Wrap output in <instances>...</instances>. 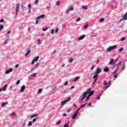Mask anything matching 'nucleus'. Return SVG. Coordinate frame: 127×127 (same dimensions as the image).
Returning a JSON list of instances; mask_svg holds the SVG:
<instances>
[{
	"label": "nucleus",
	"mask_w": 127,
	"mask_h": 127,
	"mask_svg": "<svg viewBox=\"0 0 127 127\" xmlns=\"http://www.w3.org/2000/svg\"><path fill=\"white\" fill-rule=\"evenodd\" d=\"M102 70H101V68H97L95 71V75L93 76V79H94L93 82L92 83V85H94L96 83V82H97V80H98V76L99 75V74L101 73Z\"/></svg>",
	"instance_id": "nucleus-1"
},
{
	"label": "nucleus",
	"mask_w": 127,
	"mask_h": 127,
	"mask_svg": "<svg viewBox=\"0 0 127 127\" xmlns=\"http://www.w3.org/2000/svg\"><path fill=\"white\" fill-rule=\"evenodd\" d=\"M84 93L86 94V96L88 95V94H89L88 95L91 96L92 95H93V94H94V92H93V91H91V88H89L87 89V91H85Z\"/></svg>",
	"instance_id": "nucleus-2"
},
{
	"label": "nucleus",
	"mask_w": 127,
	"mask_h": 127,
	"mask_svg": "<svg viewBox=\"0 0 127 127\" xmlns=\"http://www.w3.org/2000/svg\"><path fill=\"white\" fill-rule=\"evenodd\" d=\"M71 100V98H68L67 99H66L64 101H63L61 102V106L63 107L66 104V103H67V102H69Z\"/></svg>",
	"instance_id": "nucleus-3"
},
{
	"label": "nucleus",
	"mask_w": 127,
	"mask_h": 127,
	"mask_svg": "<svg viewBox=\"0 0 127 127\" xmlns=\"http://www.w3.org/2000/svg\"><path fill=\"white\" fill-rule=\"evenodd\" d=\"M19 4H17L16 6V9H15V14L16 15H17V13H18V11H19Z\"/></svg>",
	"instance_id": "nucleus-4"
},
{
	"label": "nucleus",
	"mask_w": 127,
	"mask_h": 127,
	"mask_svg": "<svg viewBox=\"0 0 127 127\" xmlns=\"http://www.w3.org/2000/svg\"><path fill=\"white\" fill-rule=\"evenodd\" d=\"M115 48H117V45H115L114 46L110 47L109 48H107V51H112L113 49H115Z\"/></svg>",
	"instance_id": "nucleus-5"
},
{
	"label": "nucleus",
	"mask_w": 127,
	"mask_h": 127,
	"mask_svg": "<svg viewBox=\"0 0 127 127\" xmlns=\"http://www.w3.org/2000/svg\"><path fill=\"white\" fill-rule=\"evenodd\" d=\"M39 59V57H36L35 58V59L32 61L31 64L32 65H33V64H34V62H37V61H38V60Z\"/></svg>",
	"instance_id": "nucleus-6"
},
{
	"label": "nucleus",
	"mask_w": 127,
	"mask_h": 127,
	"mask_svg": "<svg viewBox=\"0 0 127 127\" xmlns=\"http://www.w3.org/2000/svg\"><path fill=\"white\" fill-rule=\"evenodd\" d=\"M110 65H114L115 64V63H116V61H114V59H110Z\"/></svg>",
	"instance_id": "nucleus-7"
},
{
	"label": "nucleus",
	"mask_w": 127,
	"mask_h": 127,
	"mask_svg": "<svg viewBox=\"0 0 127 127\" xmlns=\"http://www.w3.org/2000/svg\"><path fill=\"white\" fill-rule=\"evenodd\" d=\"M78 111H76V112L73 114V115L71 117L72 119H75L77 116H78Z\"/></svg>",
	"instance_id": "nucleus-8"
},
{
	"label": "nucleus",
	"mask_w": 127,
	"mask_h": 127,
	"mask_svg": "<svg viewBox=\"0 0 127 127\" xmlns=\"http://www.w3.org/2000/svg\"><path fill=\"white\" fill-rule=\"evenodd\" d=\"M11 72H12V68H10L7 70L5 71V74H9Z\"/></svg>",
	"instance_id": "nucleus-9"
},
{
	"label": "nucleus",
	"mask_w": 127,
	"mask_h": 127,
	"mask_svg": "<svg viewBox=\"0 0 127 127\" xmlns=\"http://www.w3.org/2000/svg\"><path fill=\"white\" fill-rule=\"evenodd\" d=\"M85 37H86V35H82V36L79 37L78 40H82Z\"/></svg>",
	"instance_id": "nucleus-10"
},
{
	"label": "nucleus",
	"mask_w": 127,
	"mask_h": 127,
	"mask_svg": "<svg viewBox=\"0 0 127 127\" xmlns=\"http://www.w3.org/2000/svg\"><path fill=\"white\" fill-rule=\"evenodd\" d=\"M71 10H74V8L73 7H70V9H68L66 10V12L67 13H69V12H70V11H71Z\"/></svg>",
	"instance_id": "nucleus-11"
},
{
	"label": "nucleus",
	"mask_w": 127,
	"mask_h": 127,
	"mask_svg": "<svg viewBox=\"0 0 127 127\" xmlns=\"http://www.w3.org/2000/svg\"><path fill=\"white\" fill-rule=\"evenodd\" d=\"M24 90H25V85H23L21 87V92H23L24 91Z\"/></svg>",
	"instance_id": "nucleus-12"
},
{
	"label": "nucleus",
	"mask_w": 127,
	"mask_h": 127,
	"mask_svg": "<svg viewBox=\"0 0 127 127\" xmlns=\"http://www.w3.org/2000/svg\"><path fill=\"white\" fill-rule=\"evenodd\" d=\"M30 52H31V51H30V50H28V51L25 54V56H27V55H29V54H30Z\"/></svg>",
	"instance_id": "nucleus-13"
},
{
	"label": "nucleus",
	"mask_w": 127,
	"mask_h": 127,
	"mask_svg": "<svg viewBox=\"0 0 127 127\" xmlns=\"http://www.w3.org/2000/svg\"><path fill=\"white\" fill-rule=\"evenodd\" d=\"M109 70H110V69L108 67H105V68L103 69V71L105 72H109Z\"/></svg>",
	"instance_id": "nucleus-14"
},
{
	"label": "nucleus",
	"mask_w": 127,
	"mask_h": 127,
	"mask_svg": "<svg viewBox=\"0 0 127 127\" xmlns=\"http://www.w3.org/2000/svg\"><path fill=\"white\" fill-rule=\"evenodd\" d=\"M85 97H87V95H86V93H84L83 94L82 98L80 99L81 101H83V100H84V98Z\"/></svg>",
	"instance_id": "nucleus-15"
},
{
	"label": "nucleus",
	"mask_w": 127,
	"mask_h": 127,
	"mask_svg": "<svg viewBox=\"0 0 127 127\" xmlns=\"http://www.w3.org/2000/svg\"><path fill=\"white\" fill-rule=\"evenodd\" d=\"M7 87V85H4L2 88H1L2 91H5L6 90V87Z\"/></svg>",
	"instance_id": "nucleus-16"
},
{
	"label": "nucleus",
	"mask_w": 127,
	"mask_h": 127,
	"mask_svg": "<svg viewBox=\"0 0 127 127\" xmlns=\"http://www.w3.org/2000/svg\"><path fill=\"white\" fill-rule=\"evenodd\" d=\"M82 9H84L85 10H87V9H88V6L83 5L82 6Z\"/></svg>",
	"instance_id": "nucleus-17"
},
{
	"label": "nucleus",
	"mask_w": 127,
	"mask_h": 127,
	"mask_svg": "<svg viewBox=\"0 0 127 127\" xmlns=\"http://www.w3.org/2000/svg\"><path fill=\"white\" fill-rule=\"evenodd\" d=\"M6 105H7V102L3 103L1 104V107H4Z\"/></svg>",
	"instance_id": "nucleus-18"
},
{
	"label": "nucleus",
	"mask_w": 127,
	"mask_h": 127,
	"mask_svg": "<svg viewBox=\"0 0 127 127\" xmlns=\"http://www.w3.org/2000/svg\"><path fill=\"white\" fill-rule=\"evenodd\" d=\"M127 13H126L124 15V17H123V19H127Z\"/></svg>",
	"instance_id": "nucleus-19"
},
{
	"label": "nucleus",
	"mask_w": 127,
	"mask_h": 127,
	"mask_svg": "<svg viewBox=\"0 0 127 127\" xmlns=\"http://www.w3.org/2000/svg\"><path fill=\"white\" fill-rule=\"evenodd\" d=\"M35 117H37V114H34V115L30 116V118L32 119V118H35Z\"/></svg>",
	"instance_id": "nucleus-20"
},
{
	"label": "nucleus",
	"mask_w": 127,
	"mask_h": 127,
	"mask_svg": "<svg viewBox=\"0 0 127 127\" xmlns=\"http://www.w3.org/2000/svg\"><path fill=\"white\" fill-rule=\"evenodd\" d=\"M87 103H85V104H84V105H81V106H80V109H82V108H84V106H87Z\"/></svg>",
	"instance_id": "nucleus-21"
},
{
	"label": "nucleus",
	"mask_w": 127,
	"mask_h": 127,
	"mask_svg": "<svg viewBox=\"0 0 127 127\" xmlns=\"http://www.w3.org/2000/svg\"><path fill=\"white\" fill-rule=\"evenodd\" d=\"M121 64H122V63H120L118 64V66H117V68H116V70H118V69H119V68H120L119 65H121Z\"/></svg>",
	"instance_id": "nucleus-22"
},
{
	"label": "nucleus",
	"mask_w": 127,
	"mask_h": 127,
	"mask_svg": "<svg viewBox=\"0 0 127 127\" xmlns=\"http://www.w3.org/2000/svg\"><path fill=\"white\" fill-rule=\"evenodd\" d=\"M28 126H29V127L30 126H32V122L31 121L29 122Z\"/></svg>",
	"instance_id": "nucleus-23"
},
{
	"label": "nucleus",
	"mask_w": 127,
	"mask_h": 127,
	"mask_svg": "<svg viewBox=\"0 0 127 127\" xmlns=\"http://www.w3.org/2000/svg\"><path fill=\"white\" fill-rule=\"evenodd\" d=\"M80 20H81V18L80 17H78L76 20V22H78V21H80Z\"/></svg>",
	"instance_id": "nucleus-24"
},
{
	"label": "nucleus",
	"mask_w": 127,
	"mask_h": 127,
	"mask_svg": "<svg viewBox=\"0 0 127 127\" xmlns=\"http://www.w3.org/2000/svg\"><path fill=\"white\" fill-rule=\"evenodd\" d=\"M38 93L39 94H40V93H42V89H38Z\"/></svg>",
	"instance_id": "nucleus-25"
},
{
	"label": "nucleus",
	"mask_w": 127,
	"mask_h": 127,
	"mask_svg": "<svg viewBox=\"0 0 127 127\" xmlns=\"http://www.w3.org/2000/svg\"><path fill=\"white\" fill-rule=\"evenodd\" d=\"M109 84H111V83L110 82L108 83L106 81L104 82V85H109Z\"/></svg>",
	"instance_id": "nucleus-26"
},
{
	"label": "nucleus",
	"mask_w": 127,
	"mask_h": 127,
	"mask_svg": "<svg viewBox=\"0 0 127 127\" xmlns=\"http://www.w3.org/2000/svg\"><path fill=\"white\" fill-rule=\"evenodd\" d=\"M73 61H74V59H73V58H71V60H69V63H72Z\"/></svg>",
	"instance_id": "nucleus-27"
},
{
	"label": "nucleus",
	"mask_w": 127,
	"mask_h": 127,
	"mask_svg": "<svg viewBox=\"0 0 127 127\" xmlns=\"http://www.w3.org/2000/svg\"><path fill=\"white\" fill-rule=\"evenodd\" d=\"M3 29V25H0V30H1Z\"/></svg>",
	"instance_id": "nucleus-28"
},
{
	"label": "nucleus",
	"mask_w": 127,
	"mask_h": 127,
	"mask_svg": "<svg viewBox=\"0 0 127 127\" xmlns=\"http://www.w3.org/2000/svg\"><path fill=\"white\" fill-rule=\"evenodd\" d=\"M79 77H77L76 78H74V82H76V81H78V80H79Z\"/></svg>",
	"instance_id": "nucleus-29"
},
{
	"label": "nucleus",
	"mask_w": 127,
	"mask_h": 127,
	"mask_svg": "<svg viewBox=\"0 0 127 127\" xmlns=\"http://www.w3.org/2000/svg\"><path fill=\"white\" fill-rule=\"evenodd\" d=\"M19 83H20V80H18L16 81V85H18V84H19Z\"/></svg>",
	"instance_id": "nucleus-30"
},
{
	"label": "nucleus",
	"mask_w": 127,
	"mask_h": 127,
	"mask_svg": "<svg viewBox=\"0 0 127 127\" xmlns=\"http://www.w3.org/2000/svg\"><path fill=\"white\" fill-rule=\"evenodd\" d=\"M121 41H124L126 40V38L125 37H123L121 39Z\"/></svg>",
	"instance_id": "nucleus-31"
},
{
	"label": "nucleus",
	"mask_w": 127,
	"mask_h": 127,
	"mask_svg": "<svg viewBox=\"0 0 127 127\" xmlns=\"http://www.w3.org/2000/svg\"><path fill=\"white\" fill-rule=\"evenodd\" d=\"M64 127H69V125L68 124H64Z\"/></svg>",
	"instance_id": "nucleus-32"
},
{
	"label": "nucleus",
	"mask_w": 127,
	"mask_h": 127,
	"mask_svg": "<svg viewBox=\"0 0 127 127\" xmlns=\"http://www.w3.org/2000/svg\"><path fill=\"white\" fill-rule=\"evenodd\" d=\"M28 7L29 8V9H30L31 8V5L30 4V3L28 5Z\"/></svg>",
	"instance_id": "nucleus-33"
},
{
	"label": "nucleus",
	"mask_w": 127,
	"mask_h": 127,
	"mask_svg": "<svg viewBox=\"0 0 127 127\" xmlns=\"http://www.w3.org/2000/svg\"><path fill=\"white\" fill-rule=\"evenodd\" d=\"M105 20V19H104V18H101L100 20H99V21L100 22H103V21H104Z\"/></svg>",
	"instance_id": "nucleus-34"
},
{
	"label": "nucleus",
	"mask_w": 127,
	"mask_h": 127,
	"mask_svg": "<svg viewBox=\"0 0 127 127\" xmlns=\"http://www.w3.org/2000/svg\"><path fill=\"white\" fill-rule=\"evenodd\" d=\"M40 18H43V17H45V15L43 14L40 16Z\"/></svg>",
	"instance_id": "nucleus-35"
},
{
	"label": "nucleus",
	"mask_w": 127,
	"mask_h": 127,
	"mask_svg": "<svg viewBox=\"0 0 127 127\" xmlns=\"http://www.w3.org/2000/svg\"><path fill=\"white\" fill-rule=\"evenodd\" d=\"M117 72H118V70L117 69H115V71L113 72V74H116Z\"/></svg>",
	"instance_id": "nucleus-36"
},
{
	"label": "nucleus",
	"mask_w": 127,
	"mask_h": 127,
	"mask_svg": "<svg viewBox=\"0 0 127 127\" xmlns=\"http://www.w3.org/2000/svg\"><path fill=\"white\" fill-rule=\"evenodd\" d=\"M37 67H38V64H36V65L34 66V68L35 69V68H37Z\"/></svg>",
	"instance_id": "nucleus-37"
},
{
	"label": "nucleus",
	"mask_w": 127,
	"mask_h": 127,
	"mask_svg": "<svg viewBox=\"0 0 127 127\" xmlns=\"http://www.w3.org/2000/svg\"><path fill=\"white\" fill-rule=\"evenodd\" d=\"M60 123H61V121H59L56 124V125H57V126H59V125H60Z\"/></svg>",
	"instance_id": "nucleus-38"
},
{
	"label": "nucleus",
	"mask_w": 127,
	"mask_h": 127,
	"mask_svg": "<svg viewBox=\"0 0 127 127\" xmlns=\"http://www.w3.org/2000/svg\"><path fill=\"white\" fill-rule=\"evenodd\" d=\"M51 33V34H54V29L52 30Z\"/></svg>",
	"instance_id": "nucleus-39"
},
{
	"label": "nucleus",
	"mask_w": 127,
	"mask_h": 127,
	"mask_svg": "<svg viewBox=\"0 0 127 127\" xmlns=\"http://www.w3.org/2000/svg\"><path fill=\"white\" fill-rule=\"evenodd\" d=\"M90 97H91L90 95H88L86 97V100H89V99H90Z\"/></svg>",
	"instance_id": "nucleus-40"
},
{
	"label": "nucleus",
	"mask_w": 127,
	"mask_h": 127,
	"mask_svg": "<svg viewBox=\"0 0 127 127\" xmlns=\"http://www.w3.org/2000/svg\"><path fill=\"white\" fill-rule=\"evenodd\" d=\"M0 22H4V20L3 19H0Z\"/></svg>",
	"instance_id": "nucleus-41"
},
{
	"label": "nucleus",
	"mask_w": 127,
	"mask_h": 127,
	"mask_svg": "<svg viewBox=\"0 0 127 127\" xmlns=\"http://www.w3.org/2000/svg\"><path fill=\"white\" fill-rule=\"evenodd\" d=\"M32 77H35V76H36V73H34L33 74L31 75Z\"/></svg>",
	"instance_id": "nucleus-42"
},
{
	"label": "nucleus",
	"mask_w": 127,
	"mask_h": 127,
	"mask_svg": "<svg viewBox=\"0 0 127 127\" xmlns=\"http://www.w3.org/2000/svg\"><path fill=\"white\" fill-rule=\"evenodd\" d=\"M88 27V24H86L85 26H84V28L86 29Z\"/></svg>",
	"instance_id": "nucleus-43"
},
{
	"label": "nucleus",
	"mask_w": 127,
	"mask_h": 127,
	"mask_svg": "<svg viewBox=\"0 0 127 127\" xmlns=\"http://www.w3.org/2000/svg\"><path fill=\"white\" fill-rule=\"evenodd\" d=\"M94 67H95V65H92V67H91V70H92V71H93V70H94Z\"/></svg>",
	"instance_id": "nucleus-44"
},
{
	"label": "nucleus",
	"mask_w": 127,
	"mask_h": 127,
	"mask_svg": "<svg viewBox=\"0 0 127 127\" xmlns=\"http://www.w3.org/2000/svg\"><path fill=\"white\" fill-rule=\"evenodd\" d=\"M64 86H67L68 85V81L65 82V83L64 84Z\"/></svg>",
	"instance_id": "nucleus-45"
},
{
	"label": "nucleus",
	"mask_w": 127,
	"mask_h": 127,
	"mask_svg": "<svg viewBox=\"0 0 127 127\" xmlns=\"http://www.w3.org/2000/svg\"><path fill=\"white\" fill-rule=\"evenodd\" d=\"M59 4H60L59 1H58L56 2V5H59Z\"/></svg>",
	"instance_id": "nucleus-46"
},
{
	"label": "nucleus",
	"mask_w": 127,
	"mask_h": 127,
	"mask_svg": "<svg viewBox=\"0 0 127 127\" xmlns=\"http://www.w3.org/2000/svg\"><path fill=\"white\" fill-rule=\"evenodd\" d=\"M123 50H124V48H122L119 50L120 52H121V51H123Z\"/></svg>",
	"instance_id": "nucleus-47"
},
{
	"label": "nucleus",
	"mask_w": 127,
	"mask_h": 127,
	"mask_svg": "<svg viewBox=\"0 0 127 127\" xmlns=\"http://www.w3.org/2000/svg\"><path fill=\"white\" fill-rule=\"evenodd\" d=\"M35 122H36V118H34V119L33 120V123H35Z\"/></svg>",
	"instance_id": "nucleus-48"
},
{
	"label": "nucleus",
	"mask_w": 127,
	"mask_h": 127,
	"mask_svg": "<svg viewBox=\"0 0 127 127\" xmlns=\"http://www.w3.org/2000/svg\"><path fill=\"white\" fill-rule=\"evenodd\" d=\"M36 41H38V42H39L40 41V39H38ZM38 44H40V43L39 42V43H38Z\"/></svg>",
	"instance_id": "nucleus-49"
},
{
	"label": "nucleus",
	"mask_w": 127,
	"mask_h": 127,
	"mask_svg": "<svg viewBox=\"0 0 127 127\" xmlns=\"http://www.w3.org/2000/svg\"><path fill=\"white\" fill-rule=\"evenodd\" d=\"M46 30H47V28L43 29V31H46Z\"/></svg>",
	"instance_id": "nucleus-50"
},
{
	"label": "nucleus",
	"mask_w": 127,
	"mask_h": 127,
	"mask_svg": "<svg viewBox=\"0 0 127 127\" xmlns=\"http://www.w3.org/2000/svg\"><path fill=\"white\" fill-rule=\"evenodd\" d=\"M63 117H67V114H64L63 115Z\"/></svg>",
	"instance_id": "nucleus-51"
},
{
	"label": "nucleus",
	"mask_w": 127,
	"mask_h": 127,
	"mask_svg": "<svg viewBox=\"0 0 127 127\" xmlns=\"http://www.w3.org/2000/svg\"><path fill=\"white\" fill-rule=\"evenodd\" d=\"M81 107H80L79 108H78V109H77V112H78V113H79V111H80V110H81Z\"/></svg>",
	"instance_id": "nucleus-52"
},
{
	"label": "nucleus",
	"mask_w": 127,
	"mask_h": 127,
	"mask_svg": "<svg viewBox=\"0 0 127 127\" xmlns=\"http://www.w3.org/2000/svg\"><path fill=\"white\" fill-rule=\"evenodd\" d=\"M57 32H58V28H57L56 31H55L56 33H57Z\"/></svg>",
	"instance_id": "nucleus-53"
},
{
	"label": "nucleus",
	"mask_w": 127,
	"mask_h": 127,
	"mask_svg": "<svg viewBox=\"0 0 127 127\" xmlns=\"http://www.w3.org/2000/svg\"><path fill=\"white\" fill-rule=\"evenodd\" d=\"M11 116H13V117H15V113H12V114H11Z\"/></svg>",
	"instance_id": "nucleus-54"
},
{
	"label": "nucleus",
	"mask_w": 127,
	"mask_h": 127,
	"mask_svg": "<svg viewBox=\"0 0 127 127\" xmlns=\"http://www.w3.org/2000/svg\"><path fill=\"white\" fill-rule=\"evenodd\" d=\"M35 3H36V4H37V3H38V0H36Z\"/></svg>",
	"instance_id": "nucleus-55"
},
{
	"label": "nucleus",
	"mask_w": 127,
	"mask_h": 127,
	"mask_svg": "<svg viewBox=\"0 0 127 127\" xmlns=\"http://www.w3.org/2000/svg\"><path fill=\"white\" fill-rule=\"evenodd\" d=\"M124 69H125V63L123 64V67L122 70H124Z\"/></svg>",
	"instance_id": "nucleus-56"
},
{
	"label": "nucleus",
	"mask_w": 127,
	"mask_h": 127,
	"mask_svg": "<svg viewBox=\"0 0 127 127\" xmlns=\"http://www.w3.org/2000/svg\"><path fill=\"white\" fill-rule=\"evenodd\" d=\"M73 107H75V108H77V105L76 104H73Z\"/></svg>",
	"instance_id": "nucleus-57"
},
{
	"label": "nucleus",
	"mask_w": 127,
	"mask_h": 127,
	"mask_svg": "<svg viewBox=\"0 0 127 127\" xmlns=\"http://www.w3.org/2000/svg\"><path fill=\"white\" fill-rule=\"evenodd\" d=\"M100 99V96H98L97 98H96V100H99Z\"/></svg>",
	"instance_id": "nucleus-58"
},
{
	"label": "nucleus",
	"mask_w": 127,
	"mask_h": 127,
	"mask_svg": "<svg viewBox=\"0 0 127 127\" xmlns=\"http://www.w3.org/2000/svg\"><path fill=\"white\" fill-rule=\"evenodd\" d=\"M15 68H18V64L15 65Z\"/></svg>",
	"instance_id": "nucleus-59"
},
{
	"label": "nucleus",
	"mask_w": 127,
	"mask_h": 127,
	"mask_svg": "<svg viewBox=\"0 0 127 127\" xmlns=\"http://www.w3.org/2000/svg\"><path fill=\"white\" fill-rule=\"evenodd\" d=\"M11 32L10 31H9L7 32V34H9Z\"/></svg>",
	"instance_id": "nucleus-60"
},
{
	"label": "nucleus",
	"mask_w": 127,
	"mask_h": 127,
	"mask_svg": "<svg viewBox=\"0 0 127 127\" xmlns=\"http://www.w3.org/2000/svg\"><path fill=\"white\" fill-rule=\"evenodd\" d=\"M35 24H38V21H36V22H35Z\"/></svg>",
	"instance_id": "nucleus-61"
},
{
	"label": "nucleus",
	"mask_w": 127,
	"mask_h": 127,
	"mask_svg": "<svg viewBox=\"0 0 127 127\" xmlns=\"http://www.w3.org/2000/svg\"><path fill=\"white\" fill-rule=\"evenodd\" d=\"M96 63L97 64H99V60H97Z\"/></svg>",
	"instance_id": "nucleus-62"
},
{
	"label": "nucleus",
	"mask_w": 127,
	"mask_h": 127,
	"mask_svg": "<svg viewBox=\"0 0 127 127\" xmlns=\"http://www.w3.org/2000/svg\"><path fill=\"white\" fill-rule=\"evenodd\" d=\"M70 89H74V86H72L70 87Z\"/></svg>",
	"instance_id": "nucleus-63"
},
{
	"label": "nucleus",
	"mask_w": 127,
	"mask_h": 127,
	"mask_svg": "<svg viewBox=\"0 0 127 127\" xmlns=\"http://www.w3.org/2000/svg\"><path fill=\"white\" fill-rule=\"evenodd\" d=\"M28 12H30V9H28Z\"/></svg>",
	"instance_id": "nucleus-64"
}]
</instances>
